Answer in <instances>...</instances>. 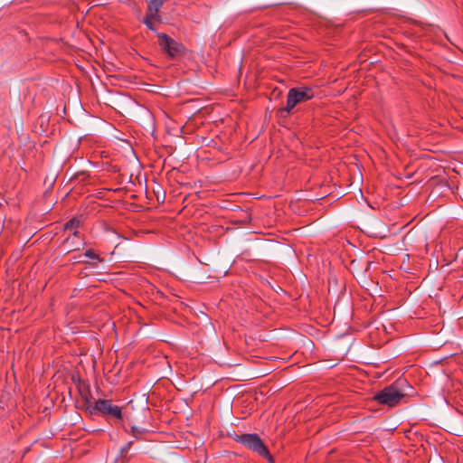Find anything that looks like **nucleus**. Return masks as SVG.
<instances>
[{"label": "nucleus", "mask_w": 463, "mask_h": 463, "mask_svg": "<svg viewBox=\"0 0 463 463\" xmlns=\"http://www.w3.org/2000/svg\"><path fill=\"white\" fill-rule=\"evenodd\" d=\"M407 384L405 380H398L393 384L385 387L378 392L374 399L381 404L395 406L406 395L403 387Z\"/></svg>", "instance_id": "1"}, {"label": "nucleus", "mask_w": 463, "mask_h": 463, "mask_svg": "<svg viewBox=\"0 0 463 463\" xmlns=\"http://www.w3.org/2000/svg\"><path fill=\"white\" fill-rule=\"evenodd\" d=\"M314 91L308 87L292 88L288 90L287 97V105L280 109L281 116L285 117L289 114L292 109L298 105L314 97Z\"/></svg>", "instance_id": "2"}, {"label": "nucleus", "mask_w": 463, "mask_h": 463, "mask_svg": "<svg viewBox=\"0 0 463 463\" xmlns=\"http://www.w3.org/2000/svg\"><path fill=\"white\" fill-rule=\"evenodd\" d=\"M236 440L246 448L257 452L259 455L271 460V457L260 438L255 433L242 434L237 437Z\"/></svg>", "instance_id": "3"}, {"label": "nucleus", "mask_w": 463, "mask_h": 463, "mask_svg": "<svg viewBox=\"0 0 463 463\" xmlns=\"http://www.w3.org/2000/svg\"><path fill=\"white\" fill-rule=\"evenodd\" d=\"M88 409L90 413L111 415L118 419L121 418V409L118 406L112 405L110 401L108 400L99 399L95 402L93 406L89 405Z\"/></svg>", "instance_id": "4"}, {"label": "nucleus", "mask_w": 463, "mask_h": 463, "mask_svg": "<svg viewBox=\"0 0 463 463\" xmlns=\"http://www.w3.org/2000/svg\"><path fill=\"white\" fill-rule=\"evenodd\" d=\"M159 39V45L164 52H165L170 57H175L181 54L184 47L181 43H177L174 39L170 38L165 33H157Z\"/></svg>", "instance_id": "5"}, {"label": "nucleus", "mask_w": 463, "mask_h": 463, "mask_svg": "<svg viewBox=\"0 0 463 463\" xmlns=\"http://www.w3.org/2000/svg\"><path fill=\"white\" fill-rule=\"evenodd\" d=\"M165 0H149L147 5V13L151 14V17H153L158 23L161 22V17L158 14L160 8L162 7Z\"/></svg>", "instance_id": "6"}, {"label": "nucleus", "mask_w": 463, "mask_h": 463, "mask_svg": "<svg viewBox=\"0 0 463 463\" xmlns=\"http://www.w3.org/2000/svg\"><path fill=\"white\" fill-rule=\"evenodd\" d=\"M133 444V441L127 442L120 449L118 457L116 458V463H124L128 458L126 457V453L129 450Z\"/></svg>", "instance_id": "7"}, {"label": "nucleus", "mask_w": 463, "mask_h": 463, "mask_svg": "<svg viewBox=\"0 0 463 463\" xmlns=\"http://www.w3.org/2000/svg\"><path fill=\"white\" fill-rule=\"evenodd\" d=\"M78 235L79 233L77 232H74L73 234H72V237H69L65 241H64V247L65 249H67L69 251L71 250H79L80 249V244L79 243H75L74 242V240L78 238Z\"/></svg>", "instance_id": "8"}, {"label": "nucleus", "mask_w": 463, "mask_h": 463, "mask_svg": "<svg viewBox=\"0 0 463 463\" xmlns=\"http://www.w3.org/2000/svg\"><path fill=\"white\" fill-rule=\"evenodd\" d=\"M147 432V430L144 427L132 424L130 426V433L137 439H140L144 434Z\"/></svg>", "instance_id": "9"}, {"label": "nucleus", "mask_w": 463, "mask_h": 463, "mask_svg": "<svg viewBox=\"0 0 463 463\" xmlns=\"http://www.w3.org/2000/svg\"><path fill=\"white\" fill-rule=\"evenodd\" d=\"M143 22L147 26L148 29H150L152 31L156 30L154 22H156V21L153 17H151V14L146 13V15L145 16Z\"/></svg>", "instance_id": "10"}, {"label": "nucleus", "mask_w": 463, "mask_h": 463, "mask_svg": "<svg viewBox=\"0 0 463 463\" xmlns=\"http://www.w3.org/2000/svg\"><path fill=\"white\" fill-rule=\"evenodd\" d=\"M79 225H80V221L78 219L73 218L66 222L65 229L71 230V229L77 228Z\"/></svg>", "instance_id": "11"}, {"label": "nucleus", "mask_w": 463, "mask_h": 463, "mask_svg": "<svg viewBox=\"0 0 463 463\" xmlns=\"http://www.w3.org/2000/svg\"><path fill=\"white\" fill-rule=\"evenodd\" d=\"M85 256L90 259H99L92 250H88L85 253Z\"/></svg>", "instance_id": "12"}]
</instances>
